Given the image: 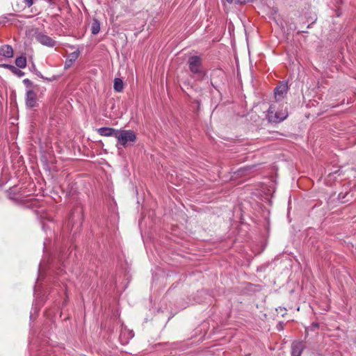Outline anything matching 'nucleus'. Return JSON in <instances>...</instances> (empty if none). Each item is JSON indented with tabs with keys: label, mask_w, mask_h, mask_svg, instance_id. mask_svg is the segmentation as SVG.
Instances as JSON below:
<instances>
[{
	"label": "nucleus",
	"mask_w": 356,
	"mask_h": 356,
	"mask_svg": "<svg viewBox=\"0 0 356 356\" xmlns=\"http://www.w3.org/2000/svg\"><path fill=\"white\" fill-rule=\"evenodd\" d=\"M59 77H60V76H58V75H54L50 78L44 77V79H43L47 80L48 81H52L57 80Z\"/></svg>",
	"instance_id": "f3484780"
},
{
	"label": "nucleus",
	"mask_w": 356,
	"mask_h": 356,
	"mask_svg": "<svg viewBox=\"0 0 356 356\" xmlns=\"http://www.w3.org/2000/svg\"><path fill=\"white\" fill-rule=\"evenodd\" d=\"M306 348L305 342L300 340H296L291 345V356H301Z\"/></svg>",
	"instance_id": "423d86ee"
},
{
	"label": "nucleus",
	"mask_w": 356,
	"mask_h": 356,
	"mask_svg": "<svg viewBox=\"0 0 356 356\" xmlns=\"http://www.w3.org/2000/svg\"><path fill=\"white\" fill-rule=\"evenodd\" d=\"M288 112L286 109L278 111L277 103L270 105L266 117L270 122L278 123L286 118Z\"/></svg>",
	"instance_id": "7ed1b4c3"
},
{
	"label": "nucleus",
	"mask_w": 356,
	"mask_h": 356,
	"mask_svg": "<svg viewBox=\"0 0 356 356\" xmlns=\"http://www.w3.org/2000/svg\"><path fill=\"white\" fill-rule=\"evenodd\" d=\"M113 88L114 90L118 92H120L123 90L124 88V83L121 79L120 78H115L113 81Z\"/></svg>",
	"instance_id": "ddd939ff"
},
{
	"label": "nucleus",
	"mask_w": 356,
	"mask_h": 356,
	"mask_svg": "<svg viewBox=\"0 0 356 356\" xmlns=\"http://www.w3.org/2000/svg\"><path fill=\"white\" fill-rule=\"evenodd\" d=\"M0 56L6 58H10L13 56V49L9 44H5L0 47Z\"/></svg>",
	"instance_id": "9d476101"
},
{
	"label": "nucleus",
	"mask_w": 356,
	"mask_h": 356,
	"mask_svg": "<svg viewBox=\"0 0 356 356\" xmlns=\"http://www.w3.org/2000/svg\"><path fill=\"white\" fill-rule=\"evenodd\" d=\"M15 65L19 68H25L26 66V58L24 56L17 57Z\"/></svg>",
	"instance_id": "2eb2a0df"
},
{
	"label": "nucleus",
	"mask_w": 356,
	"mask_h": 356,
	"mask_svg": "<svg viewBox=\"0 0 356 356\" xmlns=\"http://www.w3.org/2000/svg\"><path fill=\"white\" fill-rule=\"evenodd\" d=\"M35 38L38 42L49 47H54L56 43L51 38L41 32L37 33Z\"/></svg>",
	"instance_id": "0eeeda50"
},
{
	"label": "nucleus",
	"mask_w": 356,
	"mask_h": 356,
	"mask_svg": "<svg viewBox=\"0 0 356 356\" xmlns=\"http://www.w3.org/2000/svg\"><path fill=\"white\" fill-rule=\"evenodd\" d=\"M26 105L29 108L38 106L37 94L33 89H29L26 92Z\"/></svg>",
	"instance_id": "6e6552de"
},
{
	"label": "nucleus",
	"mask_w": 356,
	"mask_h": 356,
	"mask_svg": "<svg viewBox=\"0 0 356 356\" xmlns=\"http://www.w3.org/2000/svg\"><path fill=\"white\" fill-rule=\"evenodd\" d=\"M227 1L229 2V3H232V2L234 1V0H227Z\"/></svg>",
	"instance_id": "5701e85b"
},
{
	"label": "nucleus",
	"mask_w": 356,
	"mask_h": 356,
	"mask_svg": "<svg viewBox=\"0 0 356 356\" xmlns=\"http://www.w3.org/2000/svg\"><path fill=\"white\" fill-rule=\"evenodd\" d=\"M91 32L93 35H97L100 31V22L97 19H93L91 24Z\"/></svg>",
	"instance_id": "4468645a"
},
{
	"label": "nucleus",
	"mask_w": 356,
	"mask_h": 356,
	"mask_svg": "<svg viewBox=\"0 0 356 356\" xmlns=\"http://www.w3.org/2000/svg\"><path fill=\"white\" fill-rule=\"evenodd\" d=\"M118 143L124 147L134 145L137 136L133 130H119L116 135Z\"/></svg>",
	"instance_id": "20e7f679"
},
{
	"label": "nucleus",
	"mask_w": 356,
	"mask_h": 356,
	"mask_svg": "<svg viewBox=\"0 0 356 356\" xmlns=\"http://www.w3.org/2000/svg\"><path fill=\"white\" fill-rule=\"evenodd\" d=\"M79 51H75L72 53H71L68 58L66 59V61L65 63V69H68L72 66V65L76 61V60L79 56Z\"/></svg>",
	"instance_id": "9b49d317"
},
{
	"label": "nucleus",
	"mask_w": 356,
	"mask_h": 356,
	"mask_svg": "<svg viewBox=\"0 0 356 356\" xmlns=\"http://www.w3.org/2000/svg\"><path fill=\"white\" fill-rule=\"evenodd\" d=\"M314 326L317 327L318 325V324L316 323L314 325Z\"/></svg>",
	"instance_id": "b1692460"
},
{
	"label": "nucleus",
	"mask_w": 356,
	"mask_h": 356,
	"mask_svg": "<svg viewBox=\"0 0 356 356\" xmlns=\"http://www.w3.org/2000/svg\"><path fill=\"white\" fill-rule=\"evenodd\" d=\"M342 195H343L342 193H340V194L339 195V198H343V197H344V195H343V196H342Z\"/></svg>",
	"instance_id": "4be33fe9"
},
{
	"label": "nucleus",
	"mask_w": 356,
	"mask_h": 356,
	"mask_svg": "<svg viewBox=\"0 0 356 356\" xmlns=\"http://www.w3.org/2000/svg\"><path fill=\"white\" fill-rule=\"evenodd\" d=\"M34 0H24L23 2L28 8H30L33 4Z\"/></svg>",
	"instance_id": "6ab92c4d"
},
{
	"label": "nucleus",
	"mask_w": 356,
	"mask_h": 356,
	"mask_svg": "<svg viewBox=\"0 0 356 356\" xmlns=\"http://www.w3.org/2000/svg\"><path fill=\"white\" fill-rule=\"evenodd\" d=\"M83 220V209L81 205H77L73 208L69 216L66 227L68 231L74 229L73 235L79 232L82 226Z\"/></svg>",
	"instance_id": "f257e3e1"
},
{
	"label": "nucleus",
	"mask_w": 356,
	"mask_h": 356,
	"mask_svg": "<svg viewBox=\"0 0 356 356\" xmlns=\"http://www.w3.org/2000/svg\"><path fill=\"white\" fill-rule=\"evenodd\" d=\"M254 1V0H235L236 3H240V4L246 3L248 2H252Z\"/></svg>",
	"instance_id": "aec40b11"
},
{
	"label": "nucleus",
	"mask_w": 356,
	"mask_h": 356,
	"mask_svg": "<svg viewBox=\"0 0 356 356\" xmlns=\"http://www.w3.org/2000/svg\"><path fill=\"white\" fill-rule=\"evenodd\" d=\"M277 330H282L284 329V323L282 322H280L277 326Z\"/></svg>",
	"instance_id": "412c9836"
},
{
	"label": "nucleus",
	"mask_w": 356,
	"mask_h": 356,
	"mask_svg": "<svg viewBox=\"0 0 356 356\" xmlns=\"http://www.w3.org/2000/svg\"><path fill=\"white\" fill-rule=\"evenodd\" d=\"M289 90V84L287 81H280L274 89L275 97L277 100H280L287 94Z\"/></svg>",
	"instance_id": "39448f33"
},
{
	"label": "nucleus",
	"mask_w": 356,
	"mask_h": 356,
	"mask_svg": "<svg viewBox=\"0 0 356 356\" xmlns=\"http://www.w3.org/2000/svg\"><path fill=\"white\" fill-rule=\"evenodd\" d=\"M118 131V129L111 127H101L97 129L98 134L102 136H114L115 138Z\"/></svg>",
	"instance_id": "1a4fd4ad"
},
{
	"label": "nucleus",
	"mask_w": 356,
	"mask_h": 356,
	"mask_svg": "<svg viewBox=\"0 0 356 356\" xmlns=\"http://www.w3.org/2000/svg\"><path fill=\"white\" fill-rule=\"evenodd\" d=\"M188 69L192 74L198 80H202L206 73L203 70L202 58L200 56H191L187 61Z\"/></svg>",
	"instance_id": "f03ea898"
},
{
	"label": "nucleus",
	"mask_w": 356,
	"mask_h": 356,
	"mask_svg": "<svg viewBox=\"0 0 356 356\" xmlns=\"http://www.w3.org/2000/svg\"><path fill=\"white\" fill-rule=\"evenodd\" d=\"M23 83L27 88H29L30 89L35 87L33 82L29 79H24Z\"/></svg>",
	"instance_id": "dca6fc26"
},
{
	"label": "nucleus",
	"mask_w": 356,
	"mask_h": 356,
	"mask_svg": "<svg viewBox=\"0 0 356 356\" xmlns=\"http://www.w3.org/2000/svg\"><path fill=\"white\" fill-rule=\"evenodd\" d=\"M34 73L41 79H44V76L39 72L35 66L33 67Z\"/></svg>",
	"instance_id": "a211bd4d"
},
{
	"label": "nucleus",
	"mask_w": 356,
	"mask_h": 356,
	"mask_svg": "<svg viewBox=\"0 0 356 356\" xmlns=\"http://www.w3.org/2000/svg\"><path fill=\"white\" fill-rule=\"evenodd\" d=\"M1 67L9 70L13 74L17 76L18 77H22L24 75V72L17 68L14 65L10 64H2Z\"/></svg>",
	"instance_id": "f8f14e48"
}]
</instances>
